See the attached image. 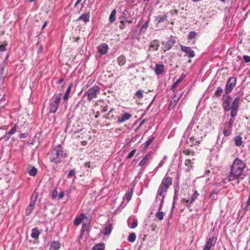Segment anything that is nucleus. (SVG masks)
<instances>
[{"mask_svg":"<svg viewBox=\"0 0 250 250\" xmlns=\"http://www.w3.org/2000/svg\"><path fill=\"white\" fill-rule=\"evenodd\" d=\"M245 167L246 164L243 161L238 158L235 159L231 166L229 175L224 179V182H230L233 186L238 185L245 177L244 173Z\"/></svg>","mask_w":250,"mask_h":250,"instance_id":"obj_1","label":"nucleus"},{"mask_svg":"<svg viewBox=\"0 0 250 250\" xmlns=\"http://www.w3.org/2000/svg\"><path fill=\"white\" fill-rule=\"evenodd\" d=\"M184 134L188 137L187 144L189 146H198L205 136L202 130L194 124H190L188 125Z\"/></svg>","mask_w":250,"mask_h":250,"instance_id":"obj_2","label":"nucleus"},{"mask_svg":"<svg viewBox=\"0 0 250 250\" xmlns=\"http://www.w3.org/2000/svg\"><path fill=\"white\" fill-rule=\"evenodd\" d=\"M223 102L222 103V106L225 111H229L230 110V116L231 117H235L237 114L238 110V104L240 101V98L238 97H236L230 106V104L231 103V97L230 95H224L223 97Z\"/></svg>","mask_w":250,"mask_h":250,"instance_id":"obj_3","label":"nucleus"},{"mask_svg":"<svg viewBox=\"0 0 250 250\" xmlns=\"http://www.w3.org/2000/svg\"><path fill=\"white\" fill-rule=\"evenodd\" d=\"M172 178L170 177H167L163 179L161 185H160L157 196L156 197V202L159 205V209H162L164 202V199L165 197L167 189L172 184Z\"/></svg>","mask_w":250,"mask_h":250,"instance_id":"obj_4","label":"nucleus"},{"mask_svg":"<svg viewBox=\"0 0 250 250\" xmlns=\"http://www.w3.org/2000/svg\"><path fill=\"white\" fill-rule=\"evenodd\" d=\"M68 154L64 150L61 145H58L51 150L48 154V158L51 162L58 164L61 162V159L67 157Z\"/></svg>","mask_w":250,"mask_h":250,"instance_id":"obj_5","label":"nucleus"},{"mask_svg":"<svg viewBox=\"0 0 250 250\" xmlns=\"http://www.w3.org/2000/svg\"><path fill=\"white\" fill-rule=\"evenodd\" d=\"M100 87L97 85H94L93 87L89 88L84 95H86L87 100L90 102L94 98H97V95L100 93Z\"/></svg>","mask_w":250,"mask_h":250,"instance_id":"obj_6","label":"nucleus"},{"mask_svg":"<svg viewBox=\"0 0 250 250\" xmlns=\"http://www.w3.org/2000/svg\"><path fill=\"white\" fill-rule=\"evenodd\" d=\"M62 94H55L50 102V112L55 113L58 108Z\"/></svg>","mask_w":250,"mask_h":250,"instance_id":"obj_7","label":"nucleus"},{"mask_svg":"<svg viewBox=\"0 0 250 250\" xmlns=\"http://www.w3.org/2000/svg\"><path fill=\"white\" fill-rule=\"evenodd\" d=\"M236 83L235 77L230 78L227 81L225 87L226 93L228 94L231 92Z\"/></svg>","mask_w":250,"mask_h":250,"instance_id":"obj_8","label":"nucleus"},{"mask_svg":"<svg viewBox=\"0 0 250 250\" xmlns=\"http://www.w3.org/2000/svg\"><path fill=\"white\" fill-rule=\"evenodd\" d=\"M216 242V238L213 236L209 237L207 241L206 244L202 250H210L214 246Z\"/></svg>","mask_w":250,"mask_h":250,"instance_id":"obj_9","label":"nucleus"},{"mask_svg":"<svg viewBox=\"0 0 250 250\" xmlns=\"http://www.w3.org/2000/svg\"><path fill=\"white\" fill-rule=\"evenodd\" d=\"M37 199V195H36L35 198L34 200H33L32 198L31 199V201L29 203V205L28 206L26 209V212L25 215L26 216H29L32 212V210H33L35 205L36 204V202Z\"/></svg>","mask_w":250,"mask_h":250,"instance_id":"obj_10","label":"nucleus"},{"mask_svg":"<svg viewBox=\"0 0 250 250\" xmlns=\"http://www.w3.org/2000/svg\"><path fill=\"white\" fill-rule=\"evenodd\" d=\"M180 47L182 51L186 53L189 58H192L195 56V53L190 47L184 45H181Z\"/></svg>","mask_w":250,"mask_h":250,"instance_id":"obj_11","label":"nucleus"},{"mask_svg":"<svg viewBox=\"0 0 250 250\" xmlns=\"http://www.w3.org/2000/svg\"><path fill=\"white\" fill-rule=\"evenodd\" d=\"M128 14V11L126 10H125L122 16H121L119 19L120 20V23H124V22H127L128 23H131L132 21L129 20L127 18V15Z\"/></svg>","mask_w":250,"mask_h":250,"instance_id":"obj_12","label":"nucleus"},{"mask_svg":"<svg viewBox=\"0 0 250 250\" xmlns=\"http://www.w3.org/2000/svg\"><path fill=\"white\" fill-rule=\"evenodd\" d=\"M108 45L105 43H102L98 46V52L101 55L105 54L108 51Z\"/></svg>","mask_w":250,"mask_h":250,"instance_id":"obj_13","label":"nucleus"},{"mask_svg":"<svg viewBox=\"0 0 250 250\" xmlns=\"http://www.w3.org/2000/svg\"><path fill=\"white\" fill-rule=\"evenodd\" d=\"M131 117V114L129 113H125L122 114L119 118L118 120V122L121 123H123L128 120H129Z\"/></svg>","mask_w":250,"mask_h":250,"instance_id":"obj_14","label":"nucleus"},{"mask_svg":"<svg viewBox=\"0 0 250 250\" xmlns=\"http://www.w3.org/2000/svg\"><path fill=\"white\" fill-rule=\"evenodd\" d=\"M176 43V41L173 38L169 39L165 44V48L166 50H170Z\"/></svg>","mask_w":250,"mask_h":250,"instance_id":"obj_15","label":"nucleus"},{"mask_svg":"<svg viewBox=\"0 0 250 250\" xmlns=\"http://www.w3.org/2000/svg\"><path fill=\"white\" fill-rule=\"evenodd\" d=\"M164 71V65L162 64L156 63L154 71L157 75H160L163 73Z\"/></svg>","mask_w":250,"mask_h":250,"instance_id":"obj_16","label":"nucleus"},{"mask_svg":"<svg viewBox=\"0 0 250 250\" xmlns=\"http://www.w3.org/2000/svg\"><path fill=\"white\" fill-rule=\"evenodd\" d=\"M60 247L61 244L59 241H53L50 244L49 250H58Z\"/></svg>","mask_w":250,"mask_h":250,"instance_id":"obj_17","label":"nucleus"},{"mask_svg":"<svg viewBox=\"0 0 250 250\" xmlns=\"http://www.w3.org/2000/svg\"><path fill=\"white\" fill-rule=\"evenodd\" d=\"M151 158V155L150 153L147 154L144 158L139 162V166L143 167L148 162L149 160Z\"/></svg>","mask_w":250,"mask_h":250,"instance_id":"obj_18","label":"nucleus"},{"mask_svg":"<svg viewBox=\"0 0 250 250\" xmlns=\"http://www.w3.org/2000/svg\"><path fill=\"white\" fill-rule=\"evenodd\" d=\"M112 230L111 224H108L105 226L103 229V234L105 236L109 235Z\"/></svg>","mask_w":250,"mask_h":250,"instance_id":"obj_19","label":"nucleus"},{"mask_svg":"<svg viewBox=\"0 0 250 250\" xmlns=\"http://www.w3.org/2000/svg\"><path fill=\"white\" fill-rule=\"evenodd\" d=\"M40 232L37 228H34L31 230V237L34 239L38 238Z\"/></svg>","mask_w":250,"mask_h":250,"instance_id":"obj_20","label":"nucleus"},{"mask_svg":"<svg viewBox=\"0 0 250 250\" xmlns=\"http://www.w3.org/2000/svg\"><path fill=\"white\" fill-rule=\"evenodd\" d=\"M90 16L88 13H84L82 14L78 19V20H82L85 23H87L89 21Z\"/></svg>","mask_w":250,"mask_h":250,"instance_id":"obj_21","label":"nucleus"},{"mask_svg":"<svg viewBox=\"0 0 250 250\" xmlns=\"http://www.w3.org/2000/svg\"><path fill=\"white\" fill-rule=\"evenodd\" d=\"M155 20L157 21L158 23L163 22L167 20V16L166 14L161 16L159 15L158 16L155 17Z\"/></svg>","mask_w":250,"mask_h":250,"instance_id":"obj_22","label":"nucleus"},{"mask_svg":"<svg viewBox=\"0 0 250 250\" xmlns=\"http://www.w3.org/2000/svg\"><path fill=\"white\" fill-rule=\"evenodd\" d=\"M117 61L118 64L121 66H123L126 62L125 58L124 55H121L118 57Z\"/></svg>","mask_w":250,"mask_h":250,"instance_id":"obj_23","label":"nucleus"},{"mask_svg":"<svg viewBox=\"0 0 250 250\" xmlns=\"http://www.w3.org/2000/svg\"><path fill=\"white\" fill-rule=\"evenodd\" d=\"M84 217V214H83V213L81 214V215L77 217L74 219V224L77 226L80 225L81 223L82 220H83Z\"/></svg>","mask_w":250,"mask_h":250,"instance_id":"obj_24","label":"nucleus"},{"mask_svg":"<svg viewBox=\"0 0 250 250\" xmlns=\"http://www.w3.org/2000/svg\"><path fill=\"white\" fill-rule=\"evenodd\" d=\"M235 145L237 146H240L242 145V138L241 136H236L234 138Z\"/></svg>","mask_w":250,"mask_h":250,"instance_id":"obj_25","label":"nucleus"},{"mask_svg":"<svg viewBox=\"0 0 250 250\" xmlns=\"http://www.w3.org/2000/svg\"><path fill=\"white\" fill-rule=\"evenodd\" d=\"M159 46V44L158 41L154 40L151 42L149 45V49L150 50L151 48H153L154 50H156L158 49Z\"/></svg>","mask_w":250,"mask_h":250,"instance_id":"obj_26","label":"nucleus"},{"mask_svg":"<svg viewBox=\"0 0 250 250\" xmlns=\"http://www.w3.org/2000/svg\"><path fill=\"white\" fill-rule=\"evenodd\" d=\"M132 195H133V190H132V189H131V191H127L125 193V195L124 197V199L125 200H126V201L127 202H128L131 200Z\"/></svg>","mask_w":250,"mask_h":250,"instance_id":"obj_27","label":"nucleus"},{"mask_svg":"<svg viewBox=\"0 0 250 250\" xmlns=\"http://www.w3.org/2000/svg\"><path fill=\"white\" fill-rule=\"evenodd\" d=\"M182 202L183 204H185V206L189 209L190 211L192 210V209H190V208H191V204L193 202H191V200L190 199L189 200H187L186 199H183L182 200Z\"/></svg>","mask_w":250,"mask_h":250,"instance_id":"obj_28","label":"nucleus"},{"mask_svg":"<svg viewBox=\"0 0 250 250\" xmlns=\"http://www.w3.org/2000/svg\"><path fill=\"white\" fill-rule=\"evenodd\" d=\"M104 244L103 243H100L95 245L93 248V250H104Z\"/></svg>","mask_w":250,"mask_h":250,"instance_id":"obj_29","label":"nucleus"},{"mask_svg":"<svg viewBox=\"0 0 250 250\" xmlns=\"http://www.w3.org/2000/svg\"><path fill=\"white\" fill-rule=\"evenodd\" d=\"M116 14V10L115 9L113 10L110 15L109 18V21L110 22L112 23L115 21Z\"/></svg>","mask_w":250,"mask_h":250,"instance_id":"obj_30","label":"nucleus"},{"mask_svg":"<svg viewBox=\"0 0 250 250\" xmlns=\"http://www.w3.org/2000/svg\"><path fill=\"white\" fill-rule=\"evenodd\" d=\"M179 97H176V96L174 97L171 102H170V103L169 104V108H173L176 103H177V102L179 101Z\"/></svg>","mask_w":250,"mask_h":250,"instance_id":"obj_31","label":"nucleus"},{"mask_svg":"<svg viewBox=\"0 0 250 250\" xmlns=\"http://www.w3.org/2000/svg\"><path fill=\"white\" fill-rule=\"evenodd\" d=\"M185 77V75L184 74H182L180 76L179 78L173 84L172 88H176L179 85L180 83H181L183 80V79H184Z\"/></svg>","mask_w":250,"mask_h":250,"instance_id":"obj_32","label":"nucleus"},{"mask_svg":"<svg viewBox=\"0 0 250 250\" xmlns=\"http://www.w3.org/2000/svg\"><path fill=\"white\" fill-rule=\"evenodd\" d=\"M149 20H147L144 24L142 25L140 31L141 33H145L147 30L148 26Z\"/></svg>","mask_w":250,"mask_h":250,"instance_id":"obj_33","label":"nucleus"},{"mask_svg":"<svg viewBox=\"0 0 250 250\" xmlns=\"http://www.w3.org/2000/svg\"><path fill=\"white\" fill-rule=\"evenodd\" d=\"M193 163H192L191 161L189 159H187L185 160V165L187 167V170L188 171L190 170L192 168Z\"/></svg>","mask_w":250,"mask_h":250,"instance_id":"obj_34","label":"nucleus"},{"mask_svg":"<svg viewBox=\"0 0 250 250\" xmlns=\"http://www.w3.org/2000/svg\"><path fill=\"white\" fill-rule=\"evenodd\" d=\"M136 238V236L135 233L132 232V233H131L129 234V235L127 238V240L129 242L132 243L135 241Z\"/></svg>","mask_w":250,"mask_h":250,"instance_id":"obj_35","label":"nucleus"},{"mask_svg":"<svg viewBox=\"0 0 250 250\" xmlns=\"http://www.w3.org/2000/svg\"><path fill=\"white\" fill-rule=\"evenodd\" d=\"M218 192L216 190H214L211 192L209 198L212 200H216L217 199V194Z\"/></svg>","mask_w":250,"mask_h":250,"instance_id":"obj_36","label":"nucleus"},{"mask_svg":"<svg viewBox=\"0 0 250 250\" xmlns=\"http://www.w3.org/2000/svg\"><path fill=\"white\" fill-rule=\"evenodd\" d=\"M183 153L187 156L194 155V152L193 150L187 148L184 149Z\"/></svg>","mask_w":250,"mask_h":250,"instance_id":"obj_37","label":"nucleus"},{"mask_svg":"<svg viewBox=\"0 0 250 250\" xmlns=\"http://www.w3.org/2000/svg\"><path fill=\"white\" fill-rule=\"evenodd\" d=\"M143 91L142 90H137L135 93V96L138 99H141L143 97Z\"/></svg>","mask_w":250,"mask_h":250,"instance_id":"obj_38","label":"nucleus"},{"mask_svg":"<svg viewBox=\"0 0 250 250\" xmlns=\"http://www.w3.org/2000/svg\"><path fill=\"white\" fill-rule=\"evenodd\" d=\"M199 194L198 193L197 190H195L191 196L190 199L191 200V202H194L199 196Z\"/></svg>","mask_w":250,"mask_h":250,"instance_id":"obj_39","label":"nucleus"},{"mask_svg":"<svg viewBox=\"0 0 250 250\" xmlns=\"http://www.w3.org/2000/svg\"><path fill=\"white\" fill-rule=\"evenodd\" d=\"M160 210L159 209V211L156 213L155 216L159 220H162L164 218V212L160 211Z\"/></svg>","mask_w":250,"mask_h":250,"instance_id":"obj_40","label":"nucleus"},{"mask_svg":"<svg viewBox=\"0 0 250 250\" xmlns=\"http://www.w3.org/2000/svg\"><path fill=\"white\" fill-rule=\"evenodd\" d=\"M223 92V89L221 87H218L214 92V95L215 97H219Z\"/></svg>","mask_w":250,"mask_h":250,"instance_id":"obj_41","label":"nucleus"},{"mask_svg":"<svg viewBox=\"0 0 250 250\" xmlns=\"http://www.w3.org/2000/svg\"><path fill=\"white\" fill-rule=\"evenodd\" d=\"M29 174L31 176H35L37 173V169L35 167H32L30 170H29Z\"/></svg>","mask_w":250,"mask_h":250,"instance_id":"obj_42","label":"nucleus"},{"mask_svg":"<svg viewBox=\"0 0 250 250\" xmlns=\"http://www.w3.org/2000/svg\"><path fill=\"white\" fill-rule=\"evenodd\" d=\"M17 128V124H15L14 126L12 127V128L8 131L7 133V135L9 136H11L15 133Z\"/></svg>","mask_w":250,"mask_h":250,"instance_id":"obj_43","label":"nucleus"},{"mask_svg":"<svg viewBox=\"0 0 250 250\" xmlns=\"http://www.w3.org/2000/svg\"><path fill=\"white\" fill-rule=\"evenodd\" d=\"M223 135L225 137H227L229 136L231 133V129L230 128H229L228 129H225L223 130Z\"/></svg>","mask_w":250,"mask_h":250,"instance_id":"obj_44","label":"nucleus"},{"mask_svg":"<svg viewBox=\"0 0 250 250\" xmlns=\"http://www.w3.org/2000/svg\"><path fill=\"white\" fill-rule=\"evenodd\" d=\"M196 36V33L194 31L190 32L188 35V39L191 40L195 38Z\"/></svg>","mask_w":250,"mask_h":250,"instance_id":"obj_45","label":"nucleus"},{"mask_svg":"<svg viewBox=\"0 0 250 250\" xmlns=\"http://www.w3.org/2000/svg\"><path fill=\"white\" fill-rule=\"evenodd\" d=\"M67 177L69 178H71V177H74V179H75L76 176H75V170L73 169L70 170L68 172Z\"/></svg>","mask_w":250,"mask_h":250,"instance_id":"obj_46","label":"nucleus"},{"mask_svg":"<svg viewBox=\"0 0 250 250\" xmlns=\"http://www.w3.org/2000/svg\"><path fill=\"white\" fill-rule=\"evenodd\" d=\"M167 159V156H165L163 159L161 161V162L159 163L158 167L160 168L166 162Z\"/></svg>","mask_w":250,"mask_h":250,"instance_id":"obj_47","label":"nucleus"},{"mask_svg":"<svg viewBox=\"0 0 250 250\" xmlns=\"http://www.w3.org/2000/svg\"><path fill=\"white\" fill-rule=\"evenodd\" d=\"M154 139V137H152L148 139L145 143V147L147 148L153 142Z\"/></svg>","mask_w":250,"mask_h":250,"instance_id":"obj_48","label":"nucleus"},{"mask_svg":"<svg viewBox=\"0 0 250 250\" xmlns=\"http://www.w3.org/2000/svg\"><path fill=\"white\" fill-rule=\"evenodd\" d=\"M136 151V149H133L127 156L126 158L128 159L131 158L134 155Z\"/></svg>","mask_w":250,"mask_h":250,"instance_id":"obj_49","label":"nucleus"},{"mask_svg":"<svg viewBox=\"0 0 250 250\" xmlns=\"http://www.w3.org/2000/svg\"><path fill=\"white\" fill-rule=\"evenodd\" d=\"M138 225V221L137 220L135 219L133 220L132 223L131 224V226H130V228L131 229H135L137 227Z\"/></svg>","mask_w":250,"mask_h":250,"instance_id":"obj_50","label":"nucleus"},{"mask_svg":"<svg viewBox=\"0 0 250 250\" xmlns=\"http://www.w3.org/2000/svg\"><path fill=\"white\" fill-rule=\"evenodd\" d=\"M234 122V119H233V118L231 117V118H230L229 120V128H230L231 129L232 125H233Z\"/></svg>","mask_w":250,"mask_h":250,"instance_id":"obj_51","label":"nucleus"},{"mask_svg":"<svg viewBox=\"0 0 250 250\" xmlns=\"http://www.w3.org/2000/svg\"><path fill=\"white\" fill-rule=\"evenodd\" d=\"M244 62L246 63L250 62V57L248 55H244L243 56Z\"/></svg>","mask_w":250,"mask_h":250,"instance_id":"obj_52","label":"nucleus"},{"mask_svg":"<svg viewBox=\"0 0 250 250\" xmlns=\"http://www.w3.org/2000/svg\"><path fill=\"white\" fill-rule=\"evenodd\" d=\"M7 45L6 43H3L0 45V52H3L5 50V46Z\"/></svg>","mask_w":250,"mask_h":250,"instance_id":"obj_53","label":"nucleus"},{"mask_svg":"<svg viewBox=\"0 0 250 250\" xmlns=\"http://www.w3.org/2000/svg\"><path fill=\"white\" fill-rule=\"evenodd\" d=\"M69 94H70V93L65 92V93L63 95V100L65 102L68 100Z\"/></svg>","mask_w":250,"mask_h":250,"instance_id":"obj_54","label":"nucleus"},{"mask_svg":"<svg viewBox=\"0 0 250 250\" xmlns=\"http://www.w3.org/2000/svg\"><path fill=\"white\" fill-rule=\"evenodd\" d=\"M88 226L86 225H83V228L81 229V231L83 233L85 231L87 230Z\"/></svg>","mask_w":250,"mask_h":250,"instance_id":"obj_55","label":"nucleus"},{"mask_svg":"<svg viewBox=\"0 0 250 250\" xmlns=\"http://www.w3.org/2000/svg\"><path fill=\"white\" fill-rule=\"evenodd\" d=\"M126 23H127V22H124V23H120V24L119 25L120 29H124L126 26Z\"/></svg>","mask_w":250,"mask_h":250,"instance_id":"obj_56","label":"nucleus"},{"mask_svg":"<svg viewBox=\"0 0 250 250\" xmlns=\"http://www.w3.org/2000/svg\"><path fill=\"white\" fill-rule=\"evenodd\" d=\"M72 86V83H70L69 85V86L67 87V89L66 90L65 92H67V93H70V91H71V90Z\"/></svg>","mask_w":250,"mask_h":250,"instance_id":"obj_57","label":"nucleus"},{"mask_svg":"<svg viewBox=\"0 0 250 250\" xmlns=\"http://www.w3.org/2000/svg\"><path fill=\"white\" fill-rule=\"evenodd\" d=\"M27 137V134L26 133H21L20 135V138H25Z\"/></svg>","mask_w":250,"mask_h":250,"instance_id":"obj_58","label":"nucleus"},{"mask_svg":"<svg viewBox=\"0 0 250 250\" xmlns=\"http://www.w3.org/2000/svg\"><path fill=\"white\" fill-rule=\"evenodd\" d=\"M149 0H143V3L146 6L148 3Z\"/></svg>","mask_w":250,"mask_h":250,"instance_id":"obj_59","label":"nucleus"},{"mask_svg":"<svg viewBox=\"0 0 250 250\" xmlns=\"http://www.w3.org/2000/svg\"><path fill=\"white\" fill-rule=\"evenodd\" d=\"M64 196V194L62 192H61L59 194V198L61 199Z\"/></svg>","mask_w":250,"mask_h":250,"instance_id":"obj_60","label":"nucleus"},{"mask_svg":"<svg viewBox=\"0 0 250 250\" xmlns=\"http://www.w3.org/2000/svg\"><path fill=\"white\" fill-rule=\"evenodd\" d=\"M84 165L85 167L89 168L90 167V164L89 162L85 163Z\"/></svg>","mask_w":250,"mask_h":250,"instance_id":"obj_61","label":"nucleus"},{"mask_svg":"<svg viewBox=\"0 0 250 250\" xmlns=\"http://www.w3.org/2000/svg\"><path fill=\"white\" fill-rule=\"evenodd\" d=\"M63 78H61V79L59 80V81H58V83L60 84H61L62 83V82H63Z\"/></svg>","mask_w":250,"mask_h":250,"instance_id":"obj_62","label":"nucleus"},{"mask_svg":"<svg viewBox=\"0 0 250 250\" xmlns=\"http://www.w3.org/2000/svg\"><path fill=\"white\" fill-rule=\"evenodd\" d=\"M145 121V120H143V121L140 123V125H139V127L141 126H142L144 124Z\"/></svg>","mask_w":250,"mask_h":250,"instance_id":"obj_63","label":"nucleus"},{"mask_svg":"<svg viewBox=\"0 0 250 250\" xmlns=\"http://www.w3.org/2000/svg\"><path fill=\"white\" fill-rule=\"evenodd\" d=\"M210 172V171L209 170H207L205 172L206 175H208Z\"/></svg>","mask_w":250,"mask_h":250,"instance_id":"obj_64","label":"nucleus"}]
</instances>
